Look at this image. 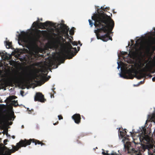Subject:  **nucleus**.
I'll list each match as a JSON object with an SVG mask.
<instances>
[{
    "mask_svg": "<svg viewBox=\"0 0 155 155\" xmlns=\"http://www.w3.org/2000/svg\"><path fill=\"white\" fill-rule=\"evenodd\" d=\"M97 12V14L92 16V19L95 21L94 25L97 29L94 30L97 38L104 41L109 40L112 41L110 35L114 27V21L110 16L104 13L102 10L98 9Z\"/></svg>",
    "mask_w": 155,
    "mask_h": 155,
    "instance_id": "1",
    "label": "nucleus"
},
{
    "mask_svg": "<svg viewBox=\"0 0 155 155\" xmlns=\"http://www.w3.org/2000/svg\"><path fill=\"white\" fill-rule=\"evenodd\" d=\"M78 51L76 48H73L71 45L69 43L67 48L65 50L63 54V57L61 55H59L54 60L50 61L49 62V65L50 67L53 66L54 68H57L58 65L61 63H64L65 59H71L76 55Z\"/></svg>",
    "mask_w": 155,
    "mask_h": 155,
    "instance_id": "2",
    "label": "nucleus"
},
{
    "mask_svg": "<svg viewBox=\"0 0 155 155\" xmlns=\"http://www.w3.org/2000/svg\"><path fill=\"white\" fill-rule=\"evenodd\" d=\"M31 142L34 143L35 145L37 144H41L42 146L45 145L42 142L34 139H30L28 140L25 139L23 140H21L19 142L16 143L15 146L12 145V149H8V150L6 151L5 153H3L2 155H10L12 153H15L21 147H25L27 145H30Z\"/></svg>",
    "mask_w": 155,
    "mask_h": 155,
    "instance_id": "3",
    "label": "nucleus"
},
{
    "mask_svg": "<svg viewBox=\"0 0 155 155\" xmlns=\"http://www.w3.org/2000/svg\"><path fill=\"white\" fill-rule=\"evenodd\" d=\"M21 80V76H15L13 78L8 81L5 82H0V90L6 88L8 86H11L12 84H19Z\"/></svg>",
    "mask_w": 155,
    "mask_h": 155,
    "instance_id": "4",
    "label": "nucleus"
},
{
    "mask_svg": "<svg viewBox=\"0 0 155 155\" xmlns=\"http://www.w3.org/2000/svg\"><path fill=\"white\" fill-rule=\"evenodd\" d=\"M61 29L60 31H58V41H60V40H63V38L64 35L65 38H69V36L68 34L69 28L66 25L64 24H61Z\"/></svg>",
    "mask_w": 155,
    "mask_h": 155,
    "instance_id": "5",
    "label": "nucleus"
},
{
    "mask_svg": "<svg viewBox=\"0 0 155 155\" xmlns=\"http://www.w3.org/2000/svg\"><path fill=\"white\" fill-rule=\"evenodd\" d=\"M143 130L144 133L141 134L139 137L140 141L142 143L150 144L152 142V138L148 135H146L145 128H144Z\"/></svg>",
    "mask_w": 155,
    "mask_h": 155,
    "instance_id": "6",
    "label": "nucleus"
},
{
    "mask_svg": "<svg viewBox=\"0 0 155 155\" xmlns=\"http://www.w3.org/2000/svg\"><path fill=\"white\" fill-rule=\"evenodd\" d=\"M38 21H36L34 22L32 26L33 27H38L41 29H45V27H47L48 26H53L54 24L52 22L49 21H46L45 22H40L39 23V19L38 18Z\"/></svg>",
    "mask_w": 155,
    "mask_h": 155,
    "instance_id": "7",
    "label": "nucleus"
},
{
    "mask_svg": "<svg viewBox=\"0 0 155 155\" xmlns=\"http://www.w3.org/2000/svg\"><path fill=\"white\" fill-rule=\"evenodd\" d=\"M132 71L131 69H129L127 70L125 73L120 74V76L125 79H133L134 76L132 74Z\"/></svg>",
    "mask_w": 155,
    "mask_h": 155,
    "instance_id": "8",
    "label": "nucleus"
},
{
    "mask_svg": "<svg viewBox=\"0 0 155 155\" xmlns=\"http://www.w3.org/2000/svg\"><path fill=\"white\" fill-rule=\"evenodd\" d=\"M35 101H39L41 102H44L46 101L44 98V96L41 93H37L35 97Z\"/></svg>",
    "mask_w": 155,
    "mask_h": 155,
    "instance_id": "9",
    "label": "nucleus"
},
{
    "mask_svg": "<svg viewBox=\"0 0 155 155\" xmlns=\"http://www.w3.org/2000/svg\"><path fill=\"white\" fill-rule=\"evenodd\" d=\"M72 118L77 124H78L81 122V118L79 114H74L72 116Z\"/></svg>",
    "mask_w": 155,
    "mask_h": 155,
    "instance_id": "10",
    "label": "nucleus"
},
{
    "mask_svg": "<svg viewBox=\"0 0 155 155\" xmlns=\"http://www.w3.org/2000/svg\"><path fill=\"white\" fill-rule=\"evenodd\" d=\"M153 122L155 123V112L149 115L148 116L147 120L146 121Z\"/></svg>",
    "mask_w": 155,
    "mask_h": 155,
    "instance_id": "11",
    "label": "nucleus"
},
{
    "mask_svg": "<svg viewBox=\"0 0 155 155\" xmlns=\"http://www.w3.org/2000/svg\"><path fill=\"white\" fill-rule=\"evenodd\" d=\"M149 145H145L142 144V147L143 150H145L146 149H148L149 151V150L153 148V146L150 144H148Z\"/></svg>",
    "mask_w": 155,
    "mask_h": 155,
    "instance_id": "12",
    "label": "nucleus"
},
{
    "mask_svg": "<svg viewBox=\"0 0 155 155\" xmlns=\"http://www.w3.org/2000/svg\"><path fill=\"white\" fill-rule=\"evenodd\" d=\"M6 47L7 48H9L12 46V42H9V41H5Z\"/></svg>",
    "mask_w": 155,
    "mask_h": 155,
    "instance_id": "13",
    "label": "nucleus"
},
{
    "mask_svg": "<svg viewBox=\"0 0 155 155\" xmlns=\"http://www.w3.org/2000/svg\"><path fill=\"white\" fill-rule=\"evenodd\" d=\"M35 38V39L37 40L39 39L40 37V34L39 32H37L35 33L34 35Z\"/></svg>",
    "mask_w": 155,
    "mask_h": 155,
    "instance_id": "14",
    "label": "nucleus"
},
{
    "mask_svg": "<svg viewBox=\"0 0 155 155\" xmlns=\"http://www.w3.org/2000/svg\"><path fill=\"white\" fill-rule=\"evenodd\" d=\"M75 28L74 27H72L69 31V34L71 35H73L74 34V30Z\"/></svg>",
    "mask_w": 155,
    "mask_h": 155,
    "instance_id": "15",
    "label": "nucleus"
},
{
    "mask_svg": "<svg viewBox=\"0 0 155 155\" xmlns=\"http://www.w3.org/2000/svg\"><path fill=\"white\" fill-rule=\"evenodd\" d=\"M42 72L46 73V75H47L48 73L47 69L45 67H44L42 68Z\"/></svg>",
    "mask_w": 155,
    "mask_h": 155,
    "instance_id": "16",
    "label": "nucleus"
},
{
    "mask_svg": "<svg viewBox=\"0 0 155 155\" xmlns=\"http://www.w3.org/2000/svg\"><path fill=\"white\" fill-rule=\"evenodd\" d=\"M12 104L14 107H16L18 105V102L17 101H16L15 100L12 101Z\"/></svg>",
    "mask_w": 155,
    "mask_h": 155,
    "instance_id": "17",
    "label": "nucleus"
},
{
    "mask_svg": "<svg viewBox=\"0 0 155 155\" xmlns=\"http://www.w3.org/2000/svg\"><path fill=\"white\" fill-rule=\"evenodd\" d=\"M120 134L121 137H124V136L127 133V132L126 130L124 131V132H123L121 131H120Z\"/></svg>",
    "mask_w": 155,
    "mask_h": 155,
    "instance_id": "18",
    "label": "nucleus"
},
{
    "mask_svg": "<svg viewBox=\"0 0 155 155\" xmlns=\"http://www.w3.org/2000/svg\"><path fill=\"white\" fill-rule=\"evenodd\" d=\"M70 41L72 45H77L78 43L77 41H72L71 38H69Z\"/></svg>",
    "mask_w": 155,
    "mask_h": 155,
    "instance_id": "19",
    "label": "nucleus"
},
{
    "mask_svg": "<svg viewBox=\"0 0 155 155\" xmlns=\"http://www.w3.org/2000/svg\"><path fill=\"white\" fill-rule=\"evenodd\" d=\"M100 9H101L102 10H103L104 11H106L107 10H109L110 9V8L109 7H106L105 8H104V7H101Z\"/></svg>",
    "mask_w": 155,
    "mask_h": 155,
    "instance_id": "20",
    "label": "nucleus"
},
{
    "mask_svg": "<svg viewBox=\"0 0 155 155\" xmlns=\"http://www.w3.org/2000/svg\"><path fill=\"white\" fill-rule=\"evenodd\" d=\"M23 33H24V35H23V38L22 39V41L24 42H26L27 41L26 39V38L25 37V32H23Z\"/></svg>",
    "mask_w": 155,
    "mask_h": 155,
    "instance_id": "21",
    "label": "nucleus"
},
{
    "mask_svg": "<svg viewBox=\"0 0 155 155\" xmlns=\"http://www.w3.org/2000/svg\"><path fill=\"white\" fill-rule=\"evenodd\" d=\"M11 117H10V116L7 115L6 116H4L3 117V118L4 119L7 120L10 119V118Z\"/></svg>",
    "mask_w": 155,
    "mask_h": 155,
    "instance_id": "22",
    "label": "nucleus"
},
{
    "mask_svg": "<svg viewBox=\"0 0 155 155\" xmlns=\"http://www.w3.org/2000/svg\"><path fill=\"white\" fill-rule=\"evenodd\" d=\"M50 77H51L49 76H48V77H45L44 78V79L45 81H48L49 78H50Z\"/></svg>",
    "mask_w": 155,
    "mask_h": 155,
    "instance_id": "23",
    "label": "nucleus"
},
{
    "mask_svg": "<svg viewBox=\"0 0 155 155\" xmlns=\"http://www.w3.org/2000/svg\"><path fill=\"white\" fill-rule=\"evenodd\" d=\"M88 21L89 22L90 25L91 26V27H92L93 25V23H92V21H91V20L89 19L88 20Z\"/></svg>",
    "mask_w": 155,
    "mask_h": 155,
    "instance_id": "24",
    "label": "nucleus"
},
{
    "mask_svg": "<svg viewBox=\"0 0 155 155\" xmlns=\"http://www.w3.org/2000/svg\"><path fill=\"white\" fill-rule=\"evenodd\" d=\"M148 155H155V150L154 151L153 153L148 151Z\"/></svg>",
    "mask_w": 155,
    "mask_h": 155,
    "instance_id": "25",
    "label": "nucleus"
},
{
    "mask_svg": "<svg viewBox=\"0 0 155 155\" xmlns=\"http://www.w3.org/2000/svg\"><path fill=\"white\" fill-rule=\"evenodd\" d=\"M121 55L122 56H124L126 54H127V52H123L122 51L121 52Z\"/></svg>",
    "mask_w": 155,
    "mask_h": 155,
    "instance_id": "26",
    "label": "nucleus"
},
{
    "mask_svg": "<svg viewBox=\"0 0 155 155\" xmlns=\"http://www.w3.org/2000/svg\"><path fill=\"white\" fill-rule=\"evenodd\" d=\"M58 117L59 120L62 119L63 118V117L61 115H58Z\"/></svg>",
    "mask_w": 155,
    "mask_h": 155,
    "instance_id": "27",
    "label": "nucleus"
},
{
    "mask_svg": "<svg viewBox=\"0 0 155 155\" xmlns=\"http://www.w3.org/2000/svg\"><path fill=\"white\" fill-rule=\"evenodd\" d=\"M8 141L7 139H5L4 140V143L5 145L7 144L6 142Z\"/></svg>",
    "mask_w": 155,
    "mask_h": 155,
    "instance_id": "28",
    "label": "nucleus"
},
{
    "mask_svg": "<svg viewBox=\"0 0 155 155\" xmlns=\"http://www.w3.org/2000/svg\"><path fill=\"white\" fill-rule=\"evenodd\" d=\"M147 76H148L150 78H151L152 77V75L150 74H147Z\"/></svg>",
    "mask_w": 155,
    "mask_h": 155,
    "instance_id": "29",
    "label": "nucleus"
},
{
    "mask_svg": "<svg viewBox=\"0 0 155 155\" xmlns=\"http://www.w3.org/2000/svg\"><path fill=\"white\" fill-rule=\"evenodd\" d=\"M24 93V91H21L20 94L21 95L23 96V94Z\"/></svg>",
    "mask_w": 155,
    "mask_h": 155,
    "instance_id": "30",
    "label": "nucleus"
},
{
    "mask_svg": "<svg viewBox=\"0 0 155 155\" xmlns=\"http://www.w3.org/2000/svg\"><path fill=\"white\" fill-rule=\"evenodd\" d=\"M152 80L153 82L155 81V76L153 78Z\"/></svg>",
    "mask_w": 155,
    "mask_h": 155,
    "instance_id": "31",
    "label": "nucleus"
},
{
    "mask_svg": "<svg viewBox=\"0 0 155 155\" xmlns=\"http://www.w3.org/2000/svg\"><path fill=\"white\" fill-rule=\"evenodd\" d=\"M58 121L56 123H54L53 124L54 125H57V124H58Z\"/></svg>",
    "mask_w": 155,
    "mask_h": 155,
    "instance_id": "32",
    "label": "nucleus"
},
{
    "mask_svg": "<svg viewBox=\"0 0 155 155\" xmlns=\"http://www.w3.org/2000/svg\"><path fill=\"white\" fill-rule=\"evenodd\" d=\"M12 114V115H13V119H14V118L15 117V116H14V112H13Z\"/></svg>",
    "mask_w": 155,
    "mask_h": 155,
    "instance_id": "33",
    "label": "nucleus"
},
{
    "mask_svg": "<svg viewBox=\"0 0 155 155\" xmlns=\"http://www.w3.org/2000/svg\"><path fill=\"white\" fill-rule=\"evenodd\" d=\"M118 66L117 67V68H118V69H119L120 68V65H119V63L118 62Z\"/></svg>",
    "mask_w": 155,
    "mask_h": 155,
    "instance_id": "34",
    "label": "nucleus"
},
{
    "mask_svg": "<svg viewBox=\"0 0 155 155\" xmlns=\"http://www.w3.org/2000/svg\"><path fill=\"white\" fill-rule=\"evenodd\" d=\"M146 67L147 68H150V67L149 66H146Z\"/></svg>",
    "mask_w": 155,
    "mask_h": 155,
    "instance_id": "35",
    "label": "nucleus"
},
{
    "mask_svg": "<svg viewBox=\"0 0 155 155\" xmlns=\"http://www.w3.org/2000/svg\"><path fill=\"white\" fill-rule=\"evenodd\" d=\"M78 51H79L80 49V47H78Z\"/></svg>",
    "mask_w": 155,
    "mask_h": 155,
    "instance_id": "36",
    "label": "nucleus"
},
{
    "mask_svg": "<svg viewBox=\"0 0 155 155\" xmlns=\"http://www.w3.org/2000/svg\"><path fill=\"white\" fill-rule=\"evenodd\" d=\"M12 138H13V139H15V137L14 136H12Z\"/></svg>",
    "mask_w": 155,
    "mask_h": 155,
    "instance_id": "37",
    "label": "nucleus"
},
{
    "mask_svg": "<svg viewBox=\"0 0 155 155\" xmlns=\"http://www.w3.org/2000/svg\"><path fill=\"white\" fill-rule=\"evenodd\" d=\"M154 31H155V28H154ZM153 48H154V50H155V46Z\"/></svg>",
    "mask_w": 155,
    "mask_h": 155,
    "instance_id": "38",
    "label": "nucleus"
},
{
    "mask_svg": "<svg viewBox=\"0 0 155 155\" xmlns=\"http://www.w3.org/2000/svg\"><path fill=\"white\" fill-rule=\"evenodd\" d=\"M21 127L22 128H24V126L23 125Z\"/></svg>",
    "mask_w": 155,
    "mask_h": 155,
    "instance_id": "39",
    "label": "nucleus"
},
{
    "mask_svg": "<svg viewBox=\"0 0 155 155\" xmlns=\"http://www.w3.org/2000/svg\"><path fill=\"white\" fill-rule=\"evenodd\" d=\"M28 82H29V81H27L26 82V83H28Z\"/></svg>",
    "mask_w": 155,
    "mask_h": 155,
    "instance_id": "40",
    "label": "nucleus"
},
{
    "mask_svg": "<svg viewBox=\"0 0 155 155\" xmlns=\"http://www.w3.org/2000/svg\"><path fill=\"white\" fill-rule=\"evenodd\" d=\"M78 44H79L81 43V42L80 41H78Z\"/></svg>",
    "mask_w": 155,
    "mask_h": 155,
    "instance_id": "41",
    "label": "nucleus"
},
{
    "mask_svg": "<svg viewBox=\"0 0 155 155\" xmlns=\"http://www.w3.org/2000/svg\"><path fill=\"white\" fill-rule=\"evenodd\" d=\"M40 21H42V18H41L40 19Z\"/></svg>",
    "mask_w": 155,
    "mask_h": 155,
    "instance_id": "42",
    "label": "nucleus"
},
{
    "mask_svg": "<svg viewBox=\"0 0 155 155\" xmlns=\"http://www.w3.org/2000/svg\"><path fill=\"white\" fill-rule=\"evenodd\" d=\"M113 13H115V11H114V10H113Z\"/></svg>",
    "mask_w": 155,
    "mask_h": 155,
    "instance_id": "43",
    "label": "nucleus"
},
{
    "mask_svg": "<svg viewBox=\"0 0 155 155\" xmlns=\"http://www.w3.org/2000/svg\"><path fill=\"white\" fill-rule=\"evenodd\" d=\"M141 78L140 77V78H138L139 79H140Z\"/></svg>",
    "mask_w": 155,
    "mask_h": 155,
    "instance_id": "44",
    "label": "nucleus"
},
{
    "mask_svg": "<svg viewBox=\"0 0 155 155\" xmlns=\"http://www.w3.org/2000/svg\"><path fill=\"white\" fill-rule=\"evenodd\" d=\"M153 44H155V43H154V42H153Z\"/></svg>",
    "mask_w": 155,
    "mask_h": 155,
    "instance_id": "45",
    "label": "nucleus"
},
{
    "mask_svg": "<svg viewBox=\"0 0 155 155\" xmlns=\"http://www.w3.org/2000/svg\"><path fill=\"white\" fill-rule=\"evenodd\" d=\"M145 77V75H144V76H143V77Z\"/></svg>",
    "mask_w": 155,
    "mask_h": 155,
    "instance_id": "46",
    "label": "nucleus"
},
{
    "mask_svg": "<svg viewBox=\"0 0 155 155\" xmlns=\"http://www.w3.org/2000/svg\"><path fill=\"white\" fill-rule=\"evenodd\" d=\"M38 31L40 32V30H38Z\"/></svg>",
    "mask_w": 155,
    "mask_h": 155,
    "instance_id": "47",
    "label": "nucleus"
},
{
    "mask_svg": "<svg viewBox=\"0 0 155 155\" xmlns=\"http://www.w3.org/2000/svg\"><path fill=\"white\" fill-rule=\"evenodd\" d=\"M112 14H111V16H112Z\"/></svg>",
    "mask_w": 155,
    "mask_h": 155,
    "instance_id": "48",
    "label": "nucleus"
},
{
    "mask_svg": "<svg viewBox=\"0 0 155 155\" xmlns=\"http://www.w3.org/2000/svg\"><path fill=\"white\" fill-rule=\"evenodd\" d=\"M140 82L142 83V81H140Z\"/></svg>",
    "mask_w": 155,
    "mask_h": 155,
    "instance_id": "49",
    "label": "nucleus"
},
{
    "mask_svg": "<svg viewBox=\"0 0 155 155\" xmlns=\"http://www.w3.org/2000/svg\"><path fill=\"white\" fill-rule=\"evenodd\" d=\"M0 54H1V53H0Z\"/></svg>",
    "mask_w": 155,
    "mask_h": 155,
    "instance_id": "50",
    "label": "nucleus"
}]
</instances>
